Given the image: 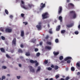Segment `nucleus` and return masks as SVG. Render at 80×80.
<instances>
[{"label": "nucleus", "mask_w": 80, "mask_h": 80, "mask_svg": "<svg viewBox=\"0 0 80 80\" xmlns=\"http://www.w3.org/2000/svg\"><path fill=\"white\" fill-rule=\"evenodd\" d=\"M42 17L43 20L49 17V14L48 12H46L42 14Z\"/></svg>", "instance_id": "nucleus-1"}, {"label": "nucleus", "mask_w": 80, "mask_h": 80, "mask_svg": "<svg viewBox=\"0 0 80 80\" xmlns=\"http://www.w3.org/2000/svg\"><path fill=\"white\" fill-rule=\"evenodd\" d=\"M70 13L72 14V13L73 14L72 17H70L71 19H72V18H75L77 17V14L75 12V11H71L70 12Z\"/></svg>", "instance_id": "nucleus-2"}, {"label": "nucleus", "mask_w": 80, "mask_h": 80, "mask_svg": "<svg viewBox=\"0 0 80 80\" xmlns=\"http://www.w3.org/2000/svg\"><path fill=\"white\" fill-rule=\"evenodd\" d=\"M28 68H29L30 72H32V73H35V69L33 68H32L31 66H28Z\"/></svg>", "instance_id": "nucleus-3"}, {"label": "nucleus", "mask_w": 80, "mask_h": 80, "mask_svg": "<svg viewBox=\"0 0 80 80\" xmlns=\"http://www.w3.org/2000/svg\"><path fill=\"white\" fill-rule=\"evenodd\" d=\"M40 7L41 8H40V10H42L43 8L45 7V3L43 4V2L41 3V5H40Z\"/></svg>", "instance_id": "nucleus-4"}, {"label": "nucleus", "mask_w": 80, "mask_h": 80, "mask_svg": "<svg viewBox=\"0 0 80 80\" xmlns=\"http://www.w3.org/2000/svg\"><path fill=\"white\" fill-rule=\"evenodd\" d=\"M62 6H60L59 7L58 9V14L59 15H60L61 13H62Z\"/></svg>", "instance_id": "nucleus-5"}, {"label": "nucleus", "mask_w": 80, "mask_h": 80, "mask_svg": "<svg viewBox=\"0 0 80 80\" xmlns=\"http://www.w3.org/2000/svg\"><path fill=\"white\" fill-rule=\"evenodd\" d=\"M80 62H78L77 63L76 67L78 70H80Z\"/></svg>", "instance_id": "nucleus-6"}, {"label": "nucleus", "mask_w": 80, "mask_h": 80, "mask_svg": "<svg viewBox=\"0 0 80 80\" xmlns=\"http://www.w3.org/2000/svg\"><path fill=\"white\" fill-rule=\"evenodd\" d=\"M17 42V39L16 38H13L12 42V45H16V42Z\"/></svg>", "instance_id": "nucleus-7"}, {"label": "nucleus", "mask_w": 80, "mask_h": 80, "mask_svg": "<svg viewBox=\"0 0 80 80\" xmlns=\"http://www.w3.org/2000/svg\"><path fill=\"white\" fill-rule=\"evenodd\" d=\"M12 29L7 28L5 29V32L7 33H10L12 32Z\"/></svg>", "instance_id": "nucleus-8"}, {"label": "nucleus", "mask_w": 80, "mask_h": 80, "mask_svg": "<svg viewBox=\"0 0 80 80\" xmlns=\"http://www.w3.org/2000/svg\"><path fill=\"white\" fill-rule=\"evenodd\" d=\"M36 27L38 30H41L42 29V26L41 25H36Z\"/></svg>", "instance_id": "nucleus-9"}, {"label": "nucleus", "mask_w": 80, "mask_h": 80, "mask_svg": "<svg viewBox=\"0 0 80 80\" xmlns=\"http://www.w3.org/2000/svg\"><path fill=\"white\" fill-rule=\"evenodd\" d=\"M72 58L71 57H68L64 59V61H67V60H72Z\"/></svg>", "instance_id": "nucleus-10"}, {"label": "nucleus", "mask_w": 80, "mask_h": 80, "mask_svg": "<svg viewBox=\"0 0 80 80\" xmlns=\"http://www.w3.org/2000/svg\"><path fill=\"white\" fill-rule=\"evenodd\" d=\"M21 37H24V31H21Z\"/></svg>", "instance_id": "nucleus-11"}, {"label": "nucleus", "mask_w": 80, "mask_h": 80, "mask_svg": "<svg viewBox=\"0 0 80 80\" xmlns=\"http://www.w3.org/2000/svg\"><path fill=\"white\" fill-rule=\"evenodd\" d=\"M30 62L31 63H37V61L35 60L34 61L32 60H30Z\"/></svg>", "instance_id": "nucleus-12"}, {"label": "nucleus", "mask_w": 80, "mask_h": 80, "mask_svg": "<svg viewBox=\"0 0 80 80\" xmlns=\"http://www.w3.org/2000/svg\"><path fill=\"white\" fill-rule=\"evenodd\" d=\"M70 6L72 7V8H74V5L72 3H69L68 4V7H70Z\"/></svg>", "instance_id": "nucleus-13"}, {"label": "nucleus", "mask_w": 80, "mask_h": 80, "mask_svg": "<svg viewBox=\"0 0 80 80\" xmlns=\"http://www.w3.org/2000/svg\"><path fill=\"white\" fill-rule=\"evenodd\" d=\"M73 25V24H67L66 25V27H68V28H70V27H72Z\"/></svg>", "instance_id": "nucleus-14"}, {"label": "nucleus", "mask_w": 80, "mask_h": 80, "mask_svg": "<svg viewBox=\"0 0 80 80\" xmlns=\"http://www.w3.org/2000/svg\"><path fill=\"white\" fill-rule=\"evenodd\" d=\"M53 53L55 56H57V55H58L59 54V52H55V51H54L53 52Z\"/></svg>", "instance_id": "nucleus-15"}, {"label": "nucleus", "mask_w": 80, "mask_h": 80, "mask_svg": "<svg viewBox=\"0 0 80 80\" xmlns=\"http://www.w3.org/2000/svg\"><path fill=\"white\" fill-rule=\"evenodd\" d=\"M28 6L30 7V8H31V7H34V5L32 4L28 3Z\"/></svg>", "instance_id": "nucleus-16"}, {"label": "nucleus", "mask_w": 80, "mask_h": 80, "mask_svg": "<svg viewBox=\"0 0 80 80\" xmlns=\"http://www.w3.org/2000/svg\"><path fill=\"white\" fill-rule=\"evenodd\" d=\"M45 49H47L48 50H51V47L49 46H46L45 47Z\"/></svg>", "instance_id": "nucleus-17"}, {"label": "nucleus", "mask_w": 80, "mask_h": 80, "mask_svg": "<svg viewBox=\"0 0 80 80\" xmlns=\"http://www.w3.org/2000/svg\"><path fill=\"white\" fill-rule=\"evenodd\" d=\"M18 53H23V51L21 49H19L18 50Z\"/></svg>", "instance_id": "nucleus-18"}, {"label": "nucleus", "mask_w": 80, "mask_h": 80, "mask_svg": "<svg viewBox=\"0 0 80 80\" xmlns=\"http://www.w3.org/2000/svg\"><path fill=\"white\" fill-rule=\"evenodd\" d=\"M0 50L1 51V52H3V53H4V52H5V50L3 48H0Z\"/></svg>", "instance_id": "nucleus-19"}, {"label": "nucleus", "mask_w": 80, "mask_h": 80, "mask_svg": "<svg viewBox=\"0 0 80 80\" xmlns=\"http://www.w3.org/2000/svg\"><path fill=\"white\" fill-rule=\"evenodd\" d=\"M60 26H58V27H57L56 28L57 31H59L60 29Z\"/></svg>", "instance_id": "nucleus-20"}, {"label": "nucleus", "mask_w": 80, "mask_h": 80, "mask_svg": "<svg viewBox=\"0 0 80 80\" xmlns=\"http://www.w3.org/2000/svg\"><path fill=\"white\" fill-rule=\"evenodd\" d=\"M59 20L61 22H62V16H59Z\"/></svg>", "instance_id": "nucleus-21"}, {"label": "nucleus", "mask_w": 80, "mask_h": 80, "mask_svg": "<svg viewBox=\"0 0 80 80\" xmlns=\"http://www.w3.org/2000/svg\"><path fill=\"white\" fill-rule=\"evenodd\" d=\"M26 55L28 56H30V54L29 52H27L26 53Z\"/></svg>", "instance_id": "nucleus-22"}, {"label": "nucleus", "mask_w": 80, "mask_h": 80, "mask_svg": "<svg viewBox=\"0 0 80 80\" xmlns=\"http://www.w3.org/2000/svg\"><path fill=\"white\" fill-rule=\"evenodd\" d=\"M63 59V56H60L59 57L60 60H62Z\"/></svg>", "instance_id": "nucleus-23"}, {"label": "nucleus", "mask_w": 80, "mask_h": 80, "mask_svg": "<svg viewBox=\"0 0 80 80\" xmlns=\"http://www.w3.org/2000/svg\"><path fill=\"white\" fill-rule=\"evenodd\" d=\"M71 70L72 71H74L75 70V68L73 67H72L71 68Z\"/></svg>", "instance_id": "nucleus-24"}, {"label": "nucleus", "mask_w": 80, "mask_h": 80, "mask_svg": "<svg viewBox=\"0 0 80 80\" xmlns=\"http://www.w3.org/2000/svg\"><path fill=\"white\" fill-rule=\"evenodd\" d=\"M52 28H51L50 29H49V32L50 34H52Z\"/></svg>", "instance_id": "nucleus-25"}, {"label": "nucleus", "mask_w": 80, "mask_h": 80, "mask_svg": "<svg viewBox=\"0 0 80 80\" xmlns=\"http://www.w3.org/2000/svg\"><path fill=\"white\" fill-rule=\"evenodd\" d=\"M22 7L23 8H24V9H25L26 10H27L28 9V8L26 7L25 6H22Z\"/></svg>", "instance_id": "nucleus-26"}, {"label": "nucleus", "mask_w": 80, "mask_h": 80, "mask_svg": "<svg viewBox=\"0 0 80 80\" xmlns=\"http://www.w3.org/2000/svg\"><path fill=\"white\" fill-rule=\"evenodd\" d=\"M5 12L6 14H7V15H8V10H7L5 9Z\"/></svg>", "instance_id": "nucleus-27"}, {"label": "nucleus", "mask_w": 80, "mask_h": 80, "mask_svg": "<svg viewBox=\"0 0 80 80\" xmlns=\"http://www.w3.org/2000/svg\"><path fill=\"white\" fill-rule=\"evenodd\" d=\"M6 57H7V58H11V57H10V56L8 55V54H7L6 55Z\"/></svg>", "instance_id": "nucleus-28"}, {"label": "nucleus", "mask_w": 80, "mask_h": 80, "mask_svg": "<svg viewBox=\"0 0 80 80\" xmlns=\"http://www.w3.org/2000/svg\"><path fill=\"white\" fill-rule=\"evenodd\" d=\"M40 69H41V67H38V68L37 70V72H38V71H40Z\"/></svg>", "instance_id": "nucleus-29"}, {"label": "nucleus", "mask_w": 80, "mask_h": 80, "mask_svg": "<svg viewBox=\"0 0 80 80\" xmlns=\"http://www.w3.org/2000/svg\"><path fill=\"white\" fill-rule=\"evenodd\" d=\"M58 68V67L57 65L55 66L54 69L55 70H57Z\"/></svg>", "instance_id": "nucleus-30"}, {"label": "nucleus", "mask_w": 80, "mask_h": 80, "mask_svg": "<svg viewBox=\"0 0 80 80\" xmlns=\"http://www.w3.org/2000/svg\"><path fill=\"white\" fill-rule=\"evenodd\" d=\"M48 60H45L44 61V63H45V64H47V63H48Z\"/></svg>", "instance_id": "nucleus-31"}, {"label": "nucleus", "mask_w": 80, "mask_h": 80, "mask_svg": "<svg viewBox=\"0 0 80 80\" xmlns=\"http://www.w3.org/2000/svg\"><path fill=\"white\" fill-rule=\"evenodd\" d=\"M65 32V30H62L61 31V33L63 34Z\"/></svg>", "instance_id": "nucleus-32"}, {"label": "nucleus", "mask_w": 80, "mask_h": 80, "mask_svg": "<svg viewBox=\"0 0 80 80\" xmlns=\"http://www.w3.org/2000/svg\"><path fill=\"white\" fill-rule=\"evenodd\" d=\"M21 16L22 18H23L24 16H25V14L23 13H21Z\"/></svg>", "instance_id": "nucleus-33"}, {"label": "nucleus", "mask_w": 80, "mask_h": 80, "mask_svg": "<svg viewBox=\"0 0 80 80\" xmlns=\"http://www.w3.org/2000/svg\"><path fill=\"white\" fill-rule=\"evenodd\" d=\"M40 55V53L39 52L37 53L36 54V56L37 57H39Z\"/></svg>", "instance_id": "nucleus-34"}, {"label": "nucleus", "mask_w": 80, "mask_h": 80, "mask_svg": "<svg viewBox=\"0 0 80 80\" xmlns=\"http://www.w3.org/2000/svg\"><path fill=\"white\" fill-rule=\"evenodd\" d=\"M1 38L2 40H5V38L3 36H1Z\"/></svg>", "instance_id": "nucleus-35"}, {"label": "nucleus", "mask_w": 80, "mask_h": 80, "mask_svg": "<svg viewBox=\"0 0 80 80\" xmlns=\"http://www.w3.org/2000/svg\"><path fill=\"white\" fill-rule=\"evenodd\" d=\"M47 43L48 45H52V43L51 42H47Z\"/></svg>", "instance_id": "nucleus-36"}, {"label": "nucleus", "mask_w": 80, "mask_h": 80, "mask_svg": "<svg viewBox=\"0 0 80 80\" xmlns=\"http://www.w3.org/2000/svg\"><path fill=\"white\" fill-rule=\"evenodd\" d=\"M49 38V36L48 35H47L46 37H45V38L46 40H47V39H48Z\"/></svg>", "instance_id": "nucleus-37"}, {"label": "nucleus", "mask_w": 80, "mask_h": 80, "mask_svg": "<svg viewBox=\"0 0 80 80\" xmlns=\"http://www.w3.org/2000/svg\"><path fill=\"white\" fill-rule=\"evenodd\" d=\"M34 51L36 52H38V49L37 48H35L34 49Z\"/></svg>", "instance_id": "nucleus-38"}, {"label": "nucleus", "mask_w": 80, "mask_h": 80, "mask_svg": "<svg viewBox=\"0 0 80 80\" xmlns=\"http://www.w3.org/2000/svg\"><path fill=\"white\" fill-rule=\"evenodd\" d=\"M5 76H3L2 77V80H3V79H5Z\"/></svg>", "instance_id": "nucleus-39"}, {"label": "nucleus", "mask_w": 80, "mask_h": 80, "mask_svg": "<svg viewBox=\"0 0 80 80\" xmlns=\"http://www.w3.org/2000/svg\"><path fill=\"white\" fill-rule=\"evenodd\" d=\"M70 79V78L69 77H67L65 79V80H68Z\"/></svg>", "instance_id": "nucleus-40"}, {"label": "nucleus", "mask_w": 80, "mask_h": 80, "mask_svg": "<svg viewBox=\"0 0 80 80\" xmlns=\"http://www.w3.org/2000/svg\"><path fill=\"white\" fill-rule=\"evenodd\" d=\"M48 70H52V68L50 67H49L48 68Z\"/></svg>", "instance_id": "nucleus-41"}, {"label": "nucleus", "mask_w": 80, "mask_h": 80, "mask_svg": "<svg viewBox=\"0 0 80 80\" xmlns=\"http://www.w3.org/2000/svg\"><path fill=\"white\" fill-rule=\"evenodd\" d=\"M74 33L76 35H78L79 32H78V31H76L74 32Z\"/></svg>", "instance_id": "nucleus-42"}, {"label": "nucleus", "mask_w": 80, "mask_h": 80, "mask_svg": "<svg viewBox=\"0 0 80 80\" xmlns=\"http://www.w3.org/2000/svg\"><path fill=\"white\" fill-rule=\"evenodd\" d=\"M55 42L56 43H58V39H56Z\"/></svg>", "instance_id": "nucleus-43"}, {"label": "nucleus", "mask_w": 80, "mask_h": 80, "mask_svg": "<svg viewBox=\"0 0 80 80\" xmlns=\"http://www.w3.org/2000/svg\"><path fill=\"white\" fill-rule=\"evenodd\" d=\"M32 42L34 43L35 42H36V39H33L32 40Z\"/></svg>", "instance_id": "nucleus-44"}, {"label": "nucleus", "mask_w": 80, "mask_h": 80, "mask_svg": "<svg viewBox=\"0 0 80 80\" xmlns=\"http://www.w3.org/2000/svg\"><path fill=\"white\" fill-rule=\"evenodd\" d=\"M9 17L10 18H11V19H12V18H13V16H12V15H11L9 16Z\"/></svg>", "instance_id": "nucleus-45"}, {"label": "nucleus", "mask_w": 80, "mask_h": 80, "mask_svg": "<svg viewBox=\"0 0 80 80\" xmlns=\"http://www.w3.org/2000/svg\"><path fill=\"white\" fill-rule=\"evenodd\" d=\"M2 68H3V69H6V68H7V67H6V66H3L2 67Z\"/></svg>", "instance_id": "nucleus-46"}, {"label": "nucleus", "mask_w": 80, "mask_h": 80, "mask_svg": "<svg viewBox=\"0 0 80 80\" xmlns=\"http://www.w3.org/2000/svg\"><path fill=\"white\" fill-rule=\"evenodd\" d=\"M55 77H56V79H57V78H58L59 77V76L58 75H56L55 76Z\"/></svg>", "instance_id": "nucleus-47"}, {"label": "nucleus", "mask_w": 80, "mask_h": 80, "mask_svg": "<svg viewBox=\"0 0 80 80\" xmlns=\"http://www.w3.org/2000/svg\"><path fill=\"white\" fill-rule=\"evenodd\" d=\"M71 61H70V60H68L67 61V63H70Z\"/></svg>", "instance_id": "nucleus-48"}, {"label": "nucleus", "mask_w": 80, "mask_h": 80, "mask_svg": "<svg viewBox=\"0 0 80 80\" xmlns=\"http://www.w3.org/2000/svg\"><path fill=\"white\" fill-rule=\"evenodd\" d=\"M35 63H36L35 64L36 66H38V62H37Z\"/></svg>", "instance_id": "nucleus-49"}, {"label": "nucleus", "mask_w": 80, "mask_h": 80, "mask_svg": "<svg viewBox=\"0 0 80 80\" xmlns=\"http://www.w3.org/2000/svg\"><path fill=\"white\" fill-rule=\"evenodd\" d=\"M23 23H24L25 24V25H27V24H28V22H23Z\"/></svg>", "instance_id": "nucleus-50"}, {"label": "nucleus", "mask_w": 80, "mask_h": 80, "mask_svg": "<svg viewBox=\"0 0 80 80\" xmlns=\"http://www.w3.org/2000/svg\"><path fill=\"white\" fill-rule=\"evenodd\" d=\"M41 24H42V22H39L38 25H41Z\"/></svg>", "instance_id": "nucleus-51"}, {"label": "nucleus", "mask_w": 80, "mask_h": 80, "mask_svg": "<svg viewBox=\"0 0 80 80\" xmlns=\"http://www.w3.org/2000/svg\"><path fill=\"white\" fill-rule=\"evenodd\" d=\"M17 78L18 79H20V76H17Z\"/></svg>", "instance_id": "nucleus-52"}, {"label": "nucleus", "mask_w": 80, "mask_h": 80, "mask_svg": "<svg viewBox=\"0 0 80 80\" xmlns=\"http://www.w3.org/2000/svg\"><path fill=\"white\" fill-rule=\"evenodd\" d=\"M20 47L21 48H23V45L22 44H21Z\"/></svg>", "instance_id": "nucleus-53"}, {"label": "nucleus", "mask_w": 80, "mask_h": 80, "mask_svg": "<svg viewBox=\"0 0 80 80\" xmlns=\"http://www.w3.org/2000/svg\"><path fill=\"white\" fill-rule=\"evenodd\" d=\"M77 75H80V72H78L77 73Z\"/></svg>", "instance_id": "nucleus-54"}, {"label": "nucleus", "mask_w": 80, "mask_h": 80, "mask_svg": "<svg viewBox=\"0 0 80 80\" xmlns=\"http://www.w3.org/2000/svg\"><path fill=\"white\" fill-rule=\"evenodd\" d=\"M39 45H42V42H40V43H39Z\"/></svg>", "instance_id": "nucleus-55"}, {"label": "nucleus", "mask_w": 80, "mask_h": 80, "mask_svg": "<svg viewBox=\"0 0 80 80\" xmlns=\"http://www.w3.org/2000/svg\"><path fill=\"white\" fill-rule=\"evenodd\" d=\"M64 60H62L61 62V63H64Z\"/></svg>", "instance_id": "nucleus-56"}, {"label": "nucleus", "mask_w": 80, "mask_h": 80, "mask_svg": "<svg viewBox=\"0 0 80 80\" xmlns=\"http://www.w3.org/2000/svg\"><path fill=\"white\" fill-rule=\"evenodd\" d=\"M11 52L12 53H13L14 52V50H12V51H11Z\"/></svg>", "instance_id": "nucleus-57"}, {"label": "nucleus", "mask_w": 80, "mask_h": 80, "mask_svg": "<svg viewBox=\"0 0 80 80\" xmlns=\"http://www.w3.org/2000/svg\"><path fill=\"white\" fill-rule=\"evenodd\" d=\"M51 67H52V68H54V66H53V65H52Z\"/></svg>", "instance_id": "nucleus-58"}, {"label": "nucleus", "mask_w": 80, "mask_h": 80, "mask_svg": "<svg viewBox=\"0 0 80 80\" xmlns=\"http://www.w3.org/2000/svg\"><path fill=\"white\" fill-rule=\"evenodd\" d=\"M48 28H50V24H48Z\"/></svg>", "instance_id": "nucleus-59"}, {"label": "nucleus", "mask_w": 80, "mask_h": 80, "mask_svg": "<svg viewBox=\"0 0 80 80\" xmlns=\"http://www.w3.org/2000/svg\"><path fill=\"white\" fill-rule=\"evenodd\" d=\"M19 67H22V65H21V64H19Z\"/></svg>", "instance_id": "nucleus-60"}, {"label": "nucleus", "mask_w": 80, "mask_h": 80, "mask_svg": "<svg viewBox=\"0 0 80 80\" xmlns=\"http://www.w3.org/2000/svg\"><path fill=\"white\" fill-rule=\"evenodd\" d=\"M78 28H79V29H80V24L78 26Z\"/></svg>", "instance_id": "nucleus-61"}, {"label": "nucleus", "mask_w": 80, "mask_h": 80, "mask_svg": "<svg viewBox=\"0 0 80 80\" xmlns=\"http://www.w3.org/2000/svg\"><path fill=\"white\" fill-rule=\"evenodd\" d=\"M60 80H65V79H64L63 78H61L60 79Z\"/></svg>", "instance_id": "nucleus-62"}, {"label": "nucleus", "mask_w": 80, "mask_h": 80, "mask_svg": "<svg viewBox=\"0 0 80 80\" xmlns=\"http://www.w3.org/2000/svg\"><path fill=\"white\" fill-rule=\"evenodd\" d=\"M1 31H2V32H4V30H3V29H2L1 30Z\"/></svg>", "instance_id": "nucleus-63"}, {"label": "nucleus", "mask_w": 80, "mask_h": 80, "mask_svg": "<svg viewBox=\"0 0 80 80\" xmlns=\"http://www.w3.org/2000/svg\"><path fill=\"white\" fill-rule=\"evenodd\" d=\"M49 80H53V78H51Z\"/></svg>", "instance_id": "nucleus-64"}]
</instances>
